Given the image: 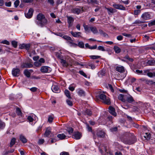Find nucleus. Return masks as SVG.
Segmentation results:
<instances>
[{
	"instance_id": "54",
	"label": "nucleus",
	"mask_w": 155,
	"mask_h": 155,
	"mask_svg": "<svg viewBox=\"0 0 155 155\" xmlns=\"http://www.w3.org/2000/svg\"><path fill=\"white\" fill-rule=\"evenodd\" d=\"M79 73L81 75H83L86 78L87 77V75L86 74L84 73V72L82 71H80L79 72Z\"/></svg>"
},
{
	"instance_id": "39",
	"label": "nucleus",
	"mask_w": 155,
	"mask_h": 155,
	"mask_svg": "<svg viewBox=\"0 0 155 155\" xmlns=\"http://www.w3.org/2000/svg\"><path fill=\"white\" fill-rule=\"evenodd\" d=\"M144 81H145L146 84H152L155 82H154L152 80H147L143 78Z\"/></svg>"
},
{
	"instance_id": "6",
	"label": "nucleus",
	"mask_w": 155,
	"mask_h": 155,
	"mask_svg": "<svg viewBox=\"0 0 155 155\" xmlns=\"http://www.w3.org/2000/svg\"><path fill=\"white\" fill-rule=\"evenodd\" d=\"M76 92L80 96H85V91L82 89L78 88L76 90Z\"/></svg>"
},
{
	"instance_id": "27",
	"label": "nucleus",
	"mask_w": 155,
	"mask_h": 155,
	"mask_svg": "<svg viewBox=\"0 0 155 155\" xmlns=\"http://www.w3.org/2000/svg\"><path fill=\"white\" fill-rule=\"evenodd\" d=\"M147 64L149 66H154L155 64V60H150L148 61Z\"/></svg>"
},
{
	"instance_id": "64",
	"label": "nucleus",
	"mask_w": 155,
	"mask_h": 155,
	"mask_svg": "<svg viewBox=\"0 0 155 155\" xmlns=\"http://www.w3.org/2000/svg\"><path fill=\"white\" fill-rule=\"evenodd\" d=\"M123 37L121 35L118 36L117 37V39L119 41H121L123 39Z\"/></svg>"
},
{
	"instance_id": "56",
	"label": "nucleus",
	"mask_w": 155,
	"mask_h": 155,
	"mask_svg": "<svg viewBox=\"0 0 155 155\" xmlns=\"http://www.w3.org/2000/svg\"><path fill=\"white\" fill-rule=\"evenodd\" d=\"M155 25V20L151 21L148 24L149 26H151Z\"/></svg>"
},
{
	"instance_id": "62",
	"label": "nucleus",
	"mask_w": 155,
	"mask_h": 155,
	"mask_svg": "<svg viewBox=\"0 0 155 155\" xmlns=\"http://www.w3.org/2000/svg\"><path fill=\"white\" fill-rule=\"evenodd\" d=\"M135 72L138 74H142L143 73V71L142 70H140L138 69L136 70Z\"/></svg>"
},
{
	"instance_id": "40",
	"label": "nucleus",
	"mask_w": 155,
	"mask_h": 155,
	"mask_svg": "<svg viewBox=\"0 0 155 155\" xmlns=\"http://www.w3.org/2000/svg\"><path fill=\"white\" fill-rule=\"evenodd\" d=\"M68 43L70 45V46L71 47H76L78 46V45L77 44L73 42V41H68Z\"/></svg>"
},
{
	"instance_id": "48",
	"label": "nucleus",
	"mask_w": 155,
	"mask_h": 155,
	"mask_svg": "<svg viewBox=\"0 0 155 155\" xmlns=\"http://www.w3.org/2000/svg\"><path fill=\"white\" fill-rule=\"evenodd\" d=\"M107 88L110 90L112 92H114V90L112 86L110 84H108L107 86Z\"/></svg>"
},
{
	"instance_id": "10",
	"label": "nucleus",
	"mask_w": 155,
	"mask_h": 155,
	"mask_svg": "<svg viewBox=\"0 0 155 155\" xmlns=\"http://www.w3.org/2000/svg\"><path fill=\"white\" fill-rule=\"evenodd\" d=\"M142 136L145 138V140H149L151 138V134L149 132L143 133L142 134Z\"/></svg>"
},
{
	"instance_id": "24",
	"label": "nucleus",
	"mask_w": 155,
	"mask_h": 155,
	"mask_svg": "<svg viewBox=\"0 0 155 155\" xmlns=\"http://www.w3.org/2000/svg\"><path fill=\"white\" fill-rule=\"evenodd\" d=\"M106 9L107 11L109 14H110V13H114L116 12L117 11L116 10L113 9L112 8H106Z\"/></svg>"
},
{
	"instance_id": "38",
	"label": "nucleus",
	"mask_w": 155,
	"mask_h": 155,
	"mask_svg": "<svg viewBox=\"0 0 155 155\" xmlns=\"http://www.w3.org/2000/svg\"><path fill=\"white\" fill-rule=\"evenodd\" d=\"M106 95L103 94H101L99 95V97L101 100V101H104V99L106 98Z\"/></svg>"
},
{
	"instance_id": "9",
	"label": "nucleus",
	"mask_w": 155,
	"mask_h": 155,
	"mask_svg": "<svg viewBox=\"0 0 155 155\" xmlns=\"http://www.w3.org/2000/svg\"><path fill=\"white\" fill-rule=\"evenodd\" d=\"M74 21L73 18L70 16L68 17V27L69 28L72 26Z\"/></svg>"
},
{
	"instance_id": "8",
	"label": "nucleus",
	"mask_w": 155,
	"mask_h": 155,
	"mask_svg": "<svg viewBox=\"0 0 155 155\" xmlns=\"http://www.w3.org/2000/svg\"><path fill=\"white\" fill-rule=\"evenodd\" d=\"M84 1L89 5L97 4L99 2L98 0H84Z\"/></svg>"
},
{
	"instance_id": "41",
	"label": "nucleus",
	"mask_w": 155,
	"mask_h": 155,
	"mask_svg": "<svg viewBox=\"0 0 155 155\" xmlns=\"http://www.w3.org/2000/svg\"><path fill=\"white\" fill-rule=\"evenodd\" d=\"M61 63L64 66L67 67L68 66V63L66 61L63 59L61 60Z\"/></svg>"
},
{
	"instance_id": "31",
	"label": "nucleus",
	"mask_w": 155,
	"mask_h": 155,
	"mask_svg": "<svg viewBox=\"0 0 155 155\" xmlns=\"http://www.w3.org/2000/svg\"><path fill=\"white\" fill-rule=\"evenodd\" d=\"M114 49L116 53H119L121 51V49L118 46H115L114 47Z\"/></svg>"
},
{
	"instance_id": "19",
	"label": "nucleus",
	"mask_w": 155,
	"mask_h": 155,
	"mask_svg": "<svg viewBox=\"0 0 155 155\" xmlns=\"http://www.w3.org/2000/svg\"><path fill=\"white\" fill-rule=\"evenodd\" d=\"M20 140L24 143H25L27 142V140L25 137L23 135L21 134L20 135Z\"/></svg>"
},
{
	"instance_id": "53",
	"label": "nucleus",
	"mask_w": 155,
	"mask_h": 155,
	"mask_svg": "<svg viewBox=\"0 0 155 155\" xmlns=\"http://www.w3.org/2000/svg\"><path fill=\"white\" fill-rule=\"evenodd\" d=\"M66 102L67 104L70 106H71L73 105V102L72 101L69 100H66Z\"/></svg>"
},
{
	"instance_id": "42",
	"label": "nucleus",
	"mask_w": 155,
	"mask_h": 155,
	"mask_svg": "<svg viewBox=\"0 0 155 155\" xmlns=\"http://www.w3.org/2000/svg\"><path fill=\"white\" fill-rule=\"evenodd\" d=\"M99 31L101 35H103L104 37H106L108 35L105 32L101 29H99Z\"/></svg>"
},
{
	"instance_id": "23",
	"label": "nucleus",
	"mask_w": 155,
	"mask_h": 155,
	"mask_svg": "<svg viewBox=\"0 0 155 155\" xmlns=\"http://www.w3.org/2000/svg\"><path fill=\"white\" fill-rule=\"evenodd\" d=\"M116 69L117 71L121 73L123 72L124 71V68L122 66H117Z\"/></svg>"
},
{
	"instance_id": "13",
	"label": "nucleus",
	"mask_w": 155,
	"mask_h": 155,
	"mask_svg": "<svg viewBox=\"0 0 155 155\" xmlns=\"http://www.w3.org/2000/svg\"><path fill=\"white\" fill-rule=\"evenodd\" d=\"M33 10L32 8L29 9L28 12L26 14H25V17L27 18H30L33 15Z\"/></svg>"
},
{
	"instance_id": "51",
	"label": "nucleus",
	"mask_w": 155,
	"mask_h": 155,
	"mask_svg": "<svg viewBox=\"0 0 155 155\" xmlns=\"http://www.w3.org/2000/svg\"><path fill=\"white\" fill-rule=\"evenodd\" d=\"M97 49L99 50L102 51H105V50L104 49V47L102 46H99L97 48Z\"/></svg>"
},
{
	"instance_id": "34",
	"label": "nucleus",
	"mask_w": 155,
	"mask_h": 155,
	"mask_svg": "<svg viewBox=\"0 0 155 155\" xmlns=\"http://www.w3.org/2000/svg\"><path fill=\"white\" fill-rule=\"evenodd\" d=\"M64 93L66 95V96L70 99H71V98L69 91L68 90H65L64 91Z\"/></svg>"
},
{
	"instance_id": "55",
	"label": "nucleus",
	"mask_w": 155,
	"mask_h": 155,
	"mask_svg": "<svg viewBox=\"0 0 155 155\" xmlns=\"http://www.w3.org/2000/svg\"><path fill=\"white\" fill-rule=\"evenodd\" d=\"M30 47V45L29 44H25V49L27 50H29Z\"/></svg>"
},
{
	"instance_id": "50",
	"label": "nucleus",
	"mask_w": 155,
	"mask_h": 155,
	"mask_svg": "<svg viewBox=\"0 0 155 155\" xmlns=\"http://www.w3.org/2000/svg\"><path fill=\"white\" fill-rule=\"evenodd\" d=\"M0 43L1 44H6L7 45H9L10 44L9 42L7 40H5L2 41L0 42Z\"/></svg>"
},
{
	"instance_id": "36",
	"label": "nucleus",
	"mask_w": 155,
	"mask_h": 155,
	"mask_svg": "<svg viewBox=\"0 0 155 155\" xmlns=\"http://www.w3.org/2000/svg\"><path fill=\"white\" fill-rule=\"evenodd\" d=\"M76 86V85L72 84L69 86L68 89L70 91H73L74 90L75 87Z\"/></svg>"
},
{
	"instance_id": "12",
	"label": "nucleus",
	"mask_w": 155,
	"mask_h": 155,
	"mask_svg": "<svg viewBox=\"0 0 155 155\" xmlns=\"http://www.w3.org/2000/svg\"><path fill=\"white\" fill-rule=\"evenodd\" d=\"M109 113L114 116L117 115V113L115 112V109L112 106H110L109 107Z\"/></svg>"
},
{
	"instance_id": "35",
	"label": "nucleus",
	"mask_w": 155,
	"mask_h": 155,
	"mask_svg": "<svg viewBox=\"0 0 155 155\" xmlns=\"http://www.w3.org/2000/svg\"><path fill=\"white\" fill-rule=\"evenodd\" d=\"M16 139L15 138H13L11 140L10 147H12L15 143Z\"/></svg>"
},
{
	"instance_id": "33",
	"label": "nucleus",
	"mask_w": 155,
	"mask_h": 155,
	"mask_svg": "<svg viewBox=\"0 0 155 155\" xmlns=\"http://www.w3.org/2000/svg\"><path fill=\"white\" fill-rule=\"evenodd\" d=\"M64 39L68 41H73L72 40L71 38L70 37L65 35L63 36L62 37Z\"/></svg>"
},
{
	"instance_id": "37",
	"label": "nucleus",
	"mask_w": 155,
	"mask_h": 155,
	"mask_svg": "<svg viewBox=\"0 0 155 155\" xmlns=\"http://www.w3.org/2000/svg\"><path fill=\"white\" fill-rule=\"evenodd\" d=\"M35 115H32V116H29L27 117V119L30 123L32 122L34 120L33 117Z\"/></svg>"
},
{
	"instance_id": "58",
	"label": "nucleus",
	"mask_w": 155,
	"mask_h": 155,
	"mask_svg": "<svg viewBox=\"0 0 155 155\" xmlns=\"http://www.w3.org/2000/svg\"><path fill=\"white\" fill-rule=\"evenodd\" d=\"M90 57L91 59H95L100 58V56H99L92 55Z\"/></svg>"
},
{
	"instance_id": "4",
	"label": "nucleus",
	"mask_w": 155,
	"mask_h": 155,
	"mask_svg": "<svg viewBox=\"0 0 155 155\" xmlns=\"http://www.w3.org/2000/svg\"><path fill=\"white\" fill-rule=\"evenodd\" d=\"M112 6L115 9L122 10H126V8L123 5L119 4L114 3L112 5Z\"/></svg>"
},
{
	"instance_id": "21",
	"label": "nucleus",
	"mask_w": 155,
	"mask_h": 155,
	"mask_svg": "<svg viewBox=\"0 0 155 155\" xmlns=\"http://www.w3.org/2000/svg\"><path fill=\"white\" fill-rule=\"evenodd\" d=\"M83 114L85 115L91 116L92 114V111L89 109H86L83 112Z\"/></svg>"
},
{
	"instance_id": "7",
	"label": "nucleus",
	"mask_w": 155,
	"mask_h": 155,
	"mask_svg": "<svg viewBox=\"0 0 155 155\" xmlns=\"http://www.w3.org/2000/svg\"><path fill=\"white\" fill-rule=\"evenodd\" d=\"M81 137V135L78 132H76L74 133L72 135V138L76 140L80 139Z\"/></svg>"
},
{
	"instance_id": "1",
	"label": "nucleus",
	"mask_w": 155,
	"mask_h": 155,
	"mask_svg": "<svg viewBox=\"0 0 155 155\" xmlns=\"http://www.w3.org/2000/svg\"><path fill=\"white\" fill-rule=\"evenodd\" d=\"M37 21L36 23L39 26L43 27L45 25L47 22V20L45 18L44 15L41 13H39L37 16Z\"/></svg>"
},
{
	"instance_id": "20",
	"label": "nucleus",
	"mask_w": 155,
	"mask_h": 155,
	"mask_svg": "<svg viewBox=\"0 0 155 155\" xmlns=\"http://www.w3.org/2000/svg\"><path fill=\"white\" fill-rule=\"evenodd\" d=\"M89 29L94 34H96L98 33V30L95 27L91 26L89 27Z\"/></svg>"
},
{
	"instance_id": "47",
	"label": "nucleus",
	"mask_w": 155,
	"mask_h": 155,
	"mask_svg": "<svg viewBox=\"0 0 155 155\" xmlns=\"http://www.w3.org/2000/svg\"><path fill=\"white\" fill-rule=\"evenodd\" d=\"M5 123L0 120V129H3L5 127Z\"/></svg>"
},
{
	"instance_id": "11",
	"label": "nucleus",
	"mask_w": 155,
	"mask_h": 155,
	"mask_svg": "<svg viewBox=\"0 0 155 155\" xmlns=\"http://www.w3.org/2000/svg\"><path fill=\"white\" fill-rule=\"evenodd\" d=\"M126 96L127 97L126 101L128 103H131L132 102L134 101V100L133 99V98L130 95L127 94L126 95Z\"/></svg>"
},
{
	"instance_id": "45",
	"label": "nucleus",
	"mask_w": 155,
	"mask_h": 155,
	"mask_svg": "<svg viewBox=\"0 0 155 155\" xmlns=\"http://www.w3.org/2000/svg\"><path fill=\"white\" fill-rule=\"evenodd\" d=\"M155 73V72H154L153 73L150 72H148L147 74V75L150 78H152L153 77H155V76L154 74Z\"/></svg>"
},
{
	"instance_id": "26",
	"label": "nucleus",
	"mask_w": 155,
	"mask_h": 155,
	"mask_svg": "<svg viewBox=\"0 0 155 155\" xmlns=\"http://www.w3.org/2000/svg\"><path fill=\"white\" fill-rule=\"evenodd\" d=\"M97 134L99 137H103L104 136V133L102 131L99 130L97 132Z\"/></svg>"
},
{
	"instance_id": "25",
	"label": "nucleus",
	"mask_w": 155,
	"mask_h": 155,
	"mask_svg": "<svg viewBox=\"0 0 155 155\" xmlns=\"http://www.w3.org/2000/svg\"><path fill=\"white\" fill-rule=\"evenodd\" d=\"M136 137L134 136H132V140H128V141L127 143L129 144H131L134 143L136 141Z\"/></svg>"
},
{
	"instance_id": "52",
	"label": "nucleus",
	"mask_w": 155,
	"mask_h": 155,
	"mask_svg": "<svg viewBox=\"0 0 155 155\" xmlns=\"http://www.w3.org/2000/svg\"><path fill=\"white\" fill-rule=\"evenodd\" d=\"M19 3L20 2L19 0H16L15 1L14 3L15 7L17 8L18 6Z\"/></svg>"
},
{
	"instance_id": "17",
	"label": "nucleus",
	"mask_w": 155,
	"mask_h": 155,
	"mask_svg": "<svg viewBox=\"0 0 155 155\" xmlns=\"http://www.w3.org/2000/svg\"><path fill=\"white\" fill-rule=\"evenodd\" d=\"M51 133V128L50 127L47 128L46 129V131L44 134L45 137H48Z\"/></svg>"
},
{
	"instance_id": "63",
	"label": "nucleus",
	"mask_w": 155,
	"mask_h": 155,
	"mask_svg": "<svg viewBox=\"0 0 155 155\" xmlns=\"http://www.w3.org/2000/svg\"><path fill=\"white\" fill-rule=\"evenodd\" d=\"M30 90L33 92H35L37 91V88L36 87H32L30 89Z\"/></svg>"
},
{
	"instance_id": "2",
	"label": "nucleus",
	"mask_w": 155,
	"mask_h": 155,
	"mask_svg": "<svg viewBox=\"0 0 155 155\" xmlns=\"http://www.w3.org/2000/svg\"><path fill=\"white\" fill-rule=\"evenodd\" d=\"M51 70V69L48 66H43L40 69L41 72L43 73H49Z\"/></svg>"
},
{
	"instance_id": "44",
	"label": "nucleus",
	"mask_w": 155,
	"mask_h": 155,
	"mask_svg": "<svg viewBox=\"0 0 155 155\" xmlns=\"http://www.w3.org/2000/svg\"><path fill=\"white\" fill-rule=\"evenodd\" d=\"M12 44L14 48H16L18 46L17 42L15 41H12Z\"/></svg>"
},
{
	"instance_id": "32",
	"label": "nucleus",
	"mask_w": 155,
	"mask_h": 155,
	"mask_svg": "<svg viewBox=\"0 0 155 155\" xmlns=\"http://www.w3.org/2000/svg\"><path fill=\"white\" fill-rule=\"evenodd\" d=\"M24 74L27 78H29L30 77L31 74L28 69L25 70Z\"/></svg>"
},
{
	"instance_id": "5",
	"label": "nucleus",
	"mask_w": 155,
	"mask_h": 155,
	"mask_svg": "<svg viewBox=\"0 0 155 155\" xmlns=\"http://www.w3.org/2000/svg\"><path fill=\"white\" fill-rule=\"evenodd\" d=\"M20 70L18 68H14L12 71V74L15 77H18L19 75Z\"/></svg>"
},
{
	"instance_id": "3",
	"label": "nucleus",
	"mask_w": 155,
	"mask_h": 155,
	"mask_svg": "<svg viewBox=\"0 0 155 155\" xmlns=\"http://www.w3.org/2000/svg\"><path fill=\"white\" fill-rule=\"evenodd\" d=\"M141 17L143 20H146L151 18L150 13L149 12L144 13L142 15Z\"/></svg>"
},
{
	"instance_id": "46",
	"label": "nucleus",
	"mask_w": 155,
	"mask_h": 155,
	"mask_svg": "<svg viewBox=\"0 0 155 155\" xmlns=\"http://www.w3.org/2000/svg\"><path fill=\"white\" fill-rule=\"evenodd\" d=\"M77 45L81 48H82L84 47V44L82 41L79 42Z\"/></svg>"
},
{
	"instance_id": "28",
	"label": "nucleus",
	"mask_w": 155,
	"mask_h": 155,
	"mask_svg": "<svg viewBox=\"0 0 155 155\" xmlns=\"http://www.w3.org/2000/svg\"><path fill=\"white\" fill-rule=\"evenodd\" d=\"M81 11V9L78 8H73L72 10V13L77 14H79L80 13Z\"/></svg>"
},
{
	"instance_id": "57",
	"label": "nucleus",
	"mask_w": 155,
	"mask_h": 155,
	"mask_svg": "<svg viewBox=\"0 0 155 155\" xmlns=\"http://www.w3.org/2000/svg\"><path fill=\"white\" fill-rule=\"evenodd\" d=\"M35 65L36 67H39L41 65V64L39 63L38 61H37L35 62Z\"/></svg>"
},
{
	"instance_id": "16",
	"label": "nucleus",
	"mask_w": 155,
	"mask_h": 155,
	"mask_svg": "<svg viewBox=\"0 0 155 155\" xmlns=\"http://www.w3.org/2000/svg\"><path fill=\"white\" fill-rule=\"evenodd\" d=\"M71 33L74 37L76 38L81 37V33L80 32H74L73 31H71Z\"/></svg>"
},
{
	"instance_id": "49",
	"label": "nucleus",
	"mask_w": 155,
	"mask_h": 155,
	"mask_svg": "<svg viewBox=\"0 0 155 155\" xmlns=\"http://www.w3.org/2000/svg\"><path fill=\"white\" fill-rule=\"evenodd\" d=\"M67 131L69 134H71L73 133L74 130L72 127H69L68 128Z\"/></svg>"
},
{
	"instance_id": "43",
	"label": "nucleus",
	"mask_w": 155,
	"mask_h": 155,
	"mask_svg": "<svg viewBox=\"0 0 155 155\" xmlns=\"http://www.w3.org/2000/svg\"><path fill=\"white\" fill-rule=\"evenodd\" d=\"M54 119V117L52 115H50L49 116L48 119V121L49 123H51Z\"/></svg>"
},
{
	"instance_id": "61",
	"label": "nucleus",
	"mask_w": 155,
	"mask_h": 155,
	"mask_svg": "<svg viewBox=\"0 0 155 155\" xmlns=\"http://www.w3.org/2000/svg\"><path fill=\"white\" fill-rule=\"evenodd\" d=\"M44 140L43 139H39L38 141V144L40 145L44 143Z\"/></svg>"
},
{
	"instance_id": "18",
	"label": "nucleus",
	"mask_w": 155,
	"mask_h": 155,
	"mask_svg": "<svg viewBox=\"0 0 155 155\" xmlns=\"http://www.w3.org/2000/svg\"><path fill=\"white\" fill-rule=\"evenodd\" d=\"M104 103L109 105L110 104V99L108 97L106 96V98L104 99V101H102Z\"/></svg>"
},
{
	"instance_id": "60",
	"label": "nucleus",
	"mask_w": 155,
	"mask_h": 155,
	"mask_svg": "<svg viewBox=\"0 0 155 155\" xmlns=\"http://www.w3.org/2000/svg\"><path fill=\"white\" fill-rule=\"evenodd\" d=\"M48 2L51 5L53 6L54 4V0H47Z\"/></svg>"
},
{
	"instance_id": "30",
	"label": "nucleus",
	"mask_w": 155,
	"mask_h": 155,
	"mask_svg": "<svg viewBox=\"0 0 155 155\" xmlns=\"http://www.w3.org/2000/svg\"><path fill=\"white\" fill-rule=\"evenodd\" d=\"M16 113L17 115L19 116H21V117H22V114L21 112V111L20 109L18 107H17L16 108Z\"/></svg>"
},
{
	"instance_id": "22",
	"label": "nucleus",
	"mask_w": 155,
	"mask_h": 155,
	"mask_svg": "<svg viewBox=\"0 0 155 155\" xmlns=\"http://www.w3.org/2000/svg\"><path fill=\"white\" fill-rule=\"evenodd\" d=\"M57 136L61 140H63L67 138V136L64 134H59Z\"/></svg>"
},
{
	"instance_id": "29",
	"label": "nucleus",
	"mask_w": 155,
	"mask_h": 155,
	"mask_svg": "<svg viewBox=\"0 0 155 155\" xmlns=\"http://www.w3.org/2000/svg\"><path fill=\"white\" fill-rule=\"evenodd\" d=\"M124 96L122 94H120L118 96V99L123 102H125L126 100L124 98Z\"/></svg>"
},
{
	"instance_id": "59",
	"label": "nucleus",
	"mask_w": 155,
	"mask_h": 155,
	"mask_svg": "<svg viewBox=\"0 0 155 155\" xmlns=\"http://www.w3.org/2000/svg\"><path fill=\"white\" fill-rule=\"evenodd\" d=\"M140 13V10H135L134 11V14L135 15H138Z\"/></svg>"
},
{
	"instance_id": "15",
	"label": "nucleus",
	"mask_w": 155,
	"mask_h": 155,
	"mask_svg": "<svg viewBox=\"0 0 155 155\" xmlns=\"http://www.w3.org/2000/svg\"><path fill=\"white\" fill-rule=\"evenodd\" d=\"M33 66V65L30 63H24L21 65V67L23 68H32Z\"/></svg>"
},
{
	"instance_id": "14",
	"label": "nucleus",
	"mask_w": 155,
	"mask_h": 155,
	"mask_svg": "<svg viewBox=\"0 0 155 155\" xmlns=\"http://www.w3.org/2000/svg\"><path fill=\"white\" fill-rule=\"evenodd\" d=\"M51 89L52 91L55 93H58L60 91L58 86L56 85L53 86Z\"/></svg>"
}]
</instances>
